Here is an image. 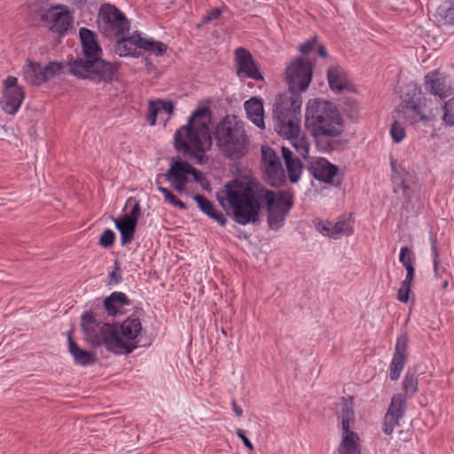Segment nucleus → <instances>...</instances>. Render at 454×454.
<instances>
[{
    "mask_svg": "<svg viewBox=\"0 0 454 454\" xmlns=\"http://www.w3.org/2000/svg\"><path fill=\"white\" fill-rule=\"evenodd\" d=\"M225 190L216 194L223 208L232 209V219L239 224L255 223L262 203L267 206V222L271 230L278 231L285 224L286 218L294 206V193L290 191L274 192L260 189L254 192L249 184L233 180L224 185Z\"/></svg>",
    "mask_w": 454,
    "mask_h": 454,
    "instance_id": "nucleus-1",
    "label": "nucleus"
},
{
    "mask_svg": "<svg viewBox=\"0 0 454 454\" xmlns=\"http://www.w3.org/2000/svg\"><path fill=\"white\" fill-rule=\"evenodd\" d=\"M81 325L91 346L104 345L108 351L118 355H129L138 347V336L143 329L140 319L135 315L128 317L118 326L101 324L92 311L82 315Z\"/></svg>",
    "mask_w": 454,
    "mask_h": 454,
    "instance_id": "nucleus-2",
    "label": "nucleus"
},
{
    "mask_svg": "<svg viewBox=\"0 0 454 454\" xmlns=\"http://www.w3.org/2000/svg\"><path fill=\"white\" fill-rule=\"evenodd\" d=\"M305 126L318 150L328 153L342 145L340 137L344 132V121L333 103L322 98L309 99Z\"/></svg>",
    "mask_w": 454,
    "mask_h": 454,
    "instance_id": "nucleus-3",
    "label": "nucleus"
},
{
    "mask_svg": "<svg viewBox=\"0 0 454 454\" xmlns=\"http://www.w3.org/2000/svg\"><path fill=\"white\" fill-rule=\"evenodd\" d=\"M79 36L84 59L76 58L67 63L69 73L80 79L94 82H112L118 71V65L102 59L103 51L98 35L89 28L81 27Z\"/></svg>",
    "mask_w": 454,
    "mask_h": 454,
    "instance_id": "nucleus-4",
    "label": "nucleus"
},
{
    "mask_svg": "<svg viewBox=\"0 0 454 454\" xmlns=\"http://www.w3.org/2000/svg\"><path fill=\"white\" fill-rule=\"evenodd\" d=\"M210 114L211 111L207 106L196 109L189 117L187 124L178 129L174 135L176 150L194 159L198 164L203 163L204 153L212 145Z\"/></svg>",
    "mask_w": 454,
    "mask_h": 454,
    "instance_id": "nucleus-5",
    "label": "nucleus"
},
{
    "mask_svg": "<svg viewBox=\"0 0 454 454\" xmlns=\"http://www.w3.org/2000/svg\"><path fill=\"white\" fill-rule=\"evenodd\" d=\"M214 136L219 150L230 160H240L248 150L245 123L235 115L225 116L216 125Z\"/></svg>",
    "mask_w": 454,
    "mask_h": 454,
    "instance_id": "nucleus-6",
    "label": "nucleus"
},
{
    "mask_svg": "<svg viewBox=\"0 0 454 454\" xmlns=\"http://www.w3.org/2000/svg\"><path fill=\"white\" fill-rule=\"evenodd\" d=\"M301 96L298 91L288 89L276 98L273 109L274 129L278 134L297 131L301 121Z\"/></svg>",
    "mask_w": 454,
    "mask_h": 454,
    "instance_id": "nucleus-7",
    "label": "nucleus"
},
{
    "mask_svg": "<svg viewBox=\"0 0 454 454\" xmlns=\"http://www.w3.org/2000/svg\"><path fill=\"white\" fill-rule=\"evenodd\" d=\"M431 98H427L419 86L413 84L406 88L404 96L403 97L399 106L398 113L409 124L414 125L423 123L428 125L436 121L438 108L434 112L429 109L427 113L425 108Z\"/></svg>",
    "mask_w": 454,
    "mask_h": 454,
    "instance_id": "nucleus-8",
    "label": "nucleus"
},
{
    "mask_svg": "<svg viewBox=\"0 0 454 454\" xmlns=\"http://www.w3.org/2000/svg\"><path fill=\"white\" fill-rule=\"evenodd\" d=\"M336 418L341 431L339 454H361L360 437L354 431L356 416L352 401L341 397L340 409L336 412Z\"/></svg>",
    "mask_w": 454,
    "mask_h": 454,
    "instance_id": "nucleus-9",
    "label": "nucleus"
},
{
    "mask_svg": "<svg viewBox=\"0 0 454 454\" xmlns=\"http://www.w3.org/2000/svg\"><path fill=\"white\" fill-rule=\"evenodd\" d=\"M98 24L106 37H119L129 30V21L125 14L111 4H103L98 12Z\"/></svg>",
    "mask_w": 454,
    "mask_h": 454,
    "instance_id": "nucleus-10",
    "label": "nucleus"
},
{
    "mask_svg": "<svg viewBox=\"0 0 454 454\" xmlns=\"http://www.w3.org/2000/svg\"><path fill=\"white\" fill-rule=\"evenodd\" d=\"M313 67L301 57L294 59L286 69L288 89L299 93L305 91L312 78Z\"/></svg>",
    "mask_w": 454,
    "mask_h": 454,
    "instance_id": "nucleus-11",
    "label": "nucleus"
},
{
    "mask_svg": "<svg viewBox=\"0 0 454 454\" xmlns=\"http://www.w3.org/2000/svg\"><path fill=\"white\" fill-rule=\"evenodd\" d=\"M64 67L63 62L51 61L46 66L27 59L22 68L25 81L32 86H40L59 74Z\"/></svg>",
    "mask_w": 454,
    "mask_h": 454,
    "instance_id": "nucleus-12",
    "label": "nucleus"
},
{
    "mask_svg": "<svg viewBox=\"0 0 454 454\" xmlns=\"http://www.w3.org/2000/svg\"><path fill=\"white\" fill-rule=\"evenodd\" d=\"M262 163L267 182L271 186L279 187L286 182V174L281 160L271 147H262Z\"/></svg>",
    "mask_w": 454,
    "mask_h": 454,
    "instance_id": "nucleus-13",
    "label": "nucleus"
},
{
    "mask_svg": "<svg viewBox=\"0 0 454 454\" xmlns=\"http://www.w3.org/2000/svg\"><path fill=\"white\" fill-rule=\"evenodd\" d=\"M309 172L318 181L339 186L341 179L339 168L325 158H310L308 160Z\"/></svg>",
    "mask_w": 454,
    "mask_h": 454,
    "instance_id": "nucleus-14",
    "label": "nucleus"
},
{
    "mask_svg": "<svg viewBox=\"0 0 454 454\" xmlns=\"http://www.w3.org/2000/svg\"><path fill=\"white\" fill-rule=\"evenodd\" d=\"M425 91L439 99H445L453 94L450 78L439 70H432L424 76Z\"/></svg>",
    "mask_w": 454,
    "mask_h": 454,
    "instance_id": "nucleus-15",
    "label": "nucleus"
},
{
    "mask_svg": "<svg viewBox=\"0 0 454 454\" xmlns=\"http://www.w3.org/2000/svg\"><path fill=\"white\" fill-rule=\"evenodd\" d=\"M25 93L22 87L18 85V80L14 76H8L4 81V104L3 110L10 114H14L20 107Z\"/></svg>",
    "mask_w": 454,
    "mask_h": 454,
    "instance_id": "nucleus-16",
    "label": "nucleus"
},
{
    "mask_svg": "<svg viewBox=\"0 0 454 454\" xmlns=\"http://www.w3.org/2000/svg\"><path fill=\"white\" fill-rule=\"evenodd\" d=\"M235 62L239 77L251 78L256 81L263 79L257 63L247 49L239 47L235 50Z\"/></svg>",
    "mask_w": 454,
    "mask_h": 454,
    "instance_id": "nucleus-17",
    "label": "nucleus"
},
{
    "mask_svg": "<svg viewBox=\"0 0 454 454\" xmlns=\"http://www.w3.org/2000/svg\"><path fill=\"white\" fill-rule=\"evenodd\" d=\"M141 215V207L138 202H136L129 215H124L119 219H115V227L121 233V243L127 246L134 239L137 221Z\"/></svg>",
    "mask_w": 454,
    "mask_h": 454,
    "instance_id": "nucleus-18",
    "label": "nucleus"
},
{
    "mask_svg": "<svg viewBox=\"0 0 454 454\" xmlns=\"http://www.w3.org/2000/svg\"><path fill=\"white\" fill-rule=\"evenodd\" d=\"M44 19L49 21V28L60 35L66 34L73 21L67 6L62 4L51 7Z\"/></svg>",
    "mask_w": 454,
    "mask_h": 454,
    "instance_id": "nucleus-19",
    "label": "nucleus"
},
{
    "mask_svg": "<svg viewBox=\"0 0 454 454\" xmlns=\"http://www.w3.org/2000/svg\"><path fill=\"white\" fill-rule=\"evenodd\" d=\"M192 165L187 161L177 159L172 161L170 168L165 173V178L172 184L176 192L182 193L185 191L188 184Z\"/></svg>",
    "mask_w": 454,
    "mask_h": 454,
    "instance_id": "nucleus-20",
    "label": "nucleus"
},
{
    "mask_svg": "<svg viewBox=\"0 0 454 454\" xmlns=\"http://www.w3.org/2000/svg\"><path fill=\"white\" fill-rule=\"evenodd\" d=\"M408 344L409 337L406 333L400 335L396 340L395 353L389 366L391 380H397L401 376L408 358Z\"/></svg>",
    "mask_w": 454,
    "mask_h": 454,
    "instance_id": "nucleus-21",
    "label": "nucleus"
},
{
    "mask_svg": "<svg viewBox=\"0 0 454 454\" xmlns=\"http://www.w3.org/2000/svg\"><path fill=\"white\" fill-rule=\"evenodd\" d=\"M327 80L333 91H356L355 86L348 82L346 73L340 67H330L328 68Z\"/></svg>",
    "mask_w": 454,
    "mask_h": 454,
    "instance_id": "nucleus-22",
    "label": "nucleus"
},
{
    "mask_svg": "<svg viewBox=\"0 0 454 454\" xmlns=\"http://www.w3.org/2000/svg\"><path fill=\"white\" fill-rule=\"evenodd\" d=\"M247 118L259 129H264V109L262 100L253 97L244 103Z\"/></svg>",
    "mask_w": 454,
    "mask_h": 454,
    "instance_id": "nucleus-23",
    "label": "nucleus"
},
{
    "mask_svg": "<svg viewBox=\"0 0 454 454\" xmlns=\"http://www.w3.org/2000/svg\"><path fill=\"white\" fill-rule=\"evenodd\" d=\"M104 308L107 314L112 317H116L118 314L122 313L124 306H129L131 301L122 292H113L107 296L104 301Z\"/></svg>",
    "mask_w": 454,
    "mask_h": 454,
    "instance_id": "nucleus-24",
    "label": "nucleus"
},
{
    "mask_svg": "<svg viewBox=\"0 0 454 454\" xmlns=\"http://www.w3.org/2000/svg\"><path fill=\"white\" fill-rule=\"evenodd\" d=\"M68 351L73 356L74 363L82 365L88 366L95 364V354L85 349L81 348L77 343L73 340L72 332H68Z\"/></svg>",
    "mask_w": 454,
    "mask_h": 454,
    "instance_id": "nucleus-25",
    "label": "nucleus"
},
{
    "mask_svg": "<svg viewBox=\"0 0 454 454\" xmlns=\"http://www.w3.org/2000/svg\"><path fill=\"white\" fill-rule=\"evenodd\" d=\"M137 31L134 32L132 35L125 37V35L122 36L116 37L117 41L114 44V51L120 57L126 56H136L137 48Z\"/></svg>",
    "mask_w": 454,
    "mask_h": 454,
    "instance_id": "nucleus-26",
    "label": "nucleus"
},
{
    "mask_svg": "<svg viewBox=\"0 0 454 454\" xmlns=\"http://www.w3.org/2000/svg\"><path fill=\"white\" fill-rule=\"evenodd\" d=\"M320 231L324 235H327L333 239H338L341 235H351L352 228L350 227L349 222L346 219H340L338 222L333 223L328 222L326 224H323Z\"/></svg>",
    "mask_w": 454,
    "mask_h": 454,
    "instance_id": "nucleus-27",
    "label": "nucleus"
},
{
    "mask_svg": "<svg viewBox=\"0 0 454 454\" xmlns=\"http://www.w3.org/2000/svg\"><path fill=\"white\" fill-rule=\"evenodd\" d=\"M301 124H297V131L293 133L279 134L290 140V144L295 148L300 156L308 158L309 152V143L305 136L300 137Z\"/></svg>",
    "mask_w": 454,
    "mask_h": 454,
    "instance_id": "nucleus-28",
    "label": "nucleus"
},
{
    "mask_svg": "<svg viewBox=\"0 0 454 454\" xmlns=\"http://www.w3.org/2000/svg\"><path fill=\"white\" fill-rule=\"evenodd\" d=\"M137 46L145 51L154 53L156 56H162L167 51V45L153 38H145L137 32Z\"/></svg>",
    "mask_w": 454,
    "mask_h": 454,
    "instance_id": "nucleus-29",
    "label": "nucleus"
},
{
    "mask_svg": "<svg viewBox=\"0 0 454 454\" xmlns=\"http://www.w3.org/2000/svg\"><path fill=\"white\" fill-rule=\"evenodd\" d=\"M407 408L406 397L403 394H395L392 396L386 414L403 419Z\"/></svg>",
    "mask_w": 454,
    "mask_h": 454,
    "instance_id": "nucleus-30",
    "label": "nucleus"
},
{
    "mask_svg": "<svg viewBox=\"0 0 454 454\" xmlns=\"http://www.w3.org/2000/svg\"><path fill=\"white\" fill-rule=\"evenodd\" d=\"M402 389L405 397L414 396L419 390V381L415 372L408 370L402 382Z\"/></svg>",
    "mask_w": 454,
    "mask_h": 454,
    "instance_id": "nucleus-31",
    "label": "nucleus"
},
{
    "mask_svg": "<svg viewBox=\"0 0 454 454\" xmlns=\"http://www.w3.org/2000/svg\"><path fill=\"white\" fill-rule=\"evenodd\" d=\"M443 112L442 121L444 126H454V97L447 100L441 107Z\"/></svg>",
    "mask_w": 454,
    "mask_h": 454,
    "instance_id": "nucleus-32",
    "label": "nucleus"
},
{
    "mask_svg": "<svg viewBox=\"0 0 454 454\" xmlns=\"http://www.w3.org/2000/svg\"><path fill=\"white\" fill-rule=\"evenodd\" d=\"M438 21L443 24H454V7L449 4L440 5L436 11Z\"/></svg>",
    "mask_w": 454,
    "mask_h": 454,
    "instance_id": "nucleus-33",
    "label": "nucleus"
},
{
    "mask_svg": "<svg viewBox=\"0 0 454 454\" xmlns=\"http://www.w3.org/2000/svg\"><path fill=\"white\" fill-rule=\"evenodd\" d=\"M286 167L290 182L293 184L297 183L301 177L303 168L301 160L299 158L294 160L291 162L286 163Z\"/></svg>",
    "mask_w": 454,
    "mask_h": 454,
    "instance_id": "nucleus-34",
    "label": "nucleus"
},
{
    "mask_svg": "<svg viewBox=\"0 0 454 454\" xmlns=\"http://www.w3.org/2000/svg\"><path fill=\"white\" fill-rule=\"evenodd\" d=\"M399 261L404 268L412 267L415 262V254L408 247H403L400 250Z\"/></svg>",
    "mask_w": 454,
    "mask_h": 454,
    "instance_id": "nucleus-35",
    "label": "nucleus"
},
{
    "mask_svg": "<svg viewBox=\"0 0 454 454\" xmlns=\"http://www.w3.org/2000/svg\"><path fill=\"white\" fill-rule=\"evenodd\" d=\"M158 191H160L165 198V200L173 205L174 207H176L180 209H186V205L178 200L176 195H174L168 189L158 186Z\"/></svg>",
    "mask_w": 454,
    "mask_h": 454,
    "instance_id": "nucleus-36",
    "label": "nucleus"
},
{
    "mask_svg": "<svg viewBox=\"0 0 454 454\" xmlns=\"http://www.w3.org/2000/svg\"><path fill=\"white\" fill-rule=\"evenodd\" d=\"M400 420L401 419L399 418L385 414L382 424V431L386 434L390 435L393 433L394 428L400 425Z\"/></svg>",
    "mask_w": 454,
    "mask_h": 454,
    "instance_id": "nucleus-37",
    "label": "nucleus"
},
{
    "mask_svg": "<svg viewBox=\"0 0 454 454\" xmlns=\"http://www.w3.org/2000/svg\"><path fill=\"white\" fill-rule=\"evenodd\" d=\"M193 200L197 202L199 208L207 215L215 208L214 204L203 195L196 194Z\"/></svg>",
    "mask_w": 454,
    "mask_h": 454,
    "instance_id": "nucleus-38",
    "label": "nucleus"
},
{
    "mask_svg": "<svg viewBox=\"0 0 454 454\" xmlns=\"http://www.w3.org/2000/svg\"><path fill=\"white\" fill-rule=\"evenodd\" d=\"M115 238V233L112 230H105L99 238L98 244L104 248H110L114 246Z\"/></svg>",
    "mask_w": 454,
    "mask_h": 454,
    "instance_id": "nucleus-39",
    "label": "nucleus"
},
{
    "mask_svg": "<svg viewBox=\"0 0 454 454\" xmlns=\"http://www.w3.org/2000/svg\"><path fill=\"white\" fill-rule=\"evenodd\" d=\"M392 139L395 143H400L405 137V129L397 121H395L390 129Z\"/></svg>",
    "mask_w": 454,
    "mask_h": 454,
    "instance_id": "nucleus-40",
    "label": "nucleus"
},
{
    "mask_svg": "<svg viewBox=\"0 0 454 454\" xmlns=\"http://www.w3.org/2000/svg\"><path fill=\"white\" fill-rule=\"evenodd\" d=\"M411 285L412 284L411 283L402 281L401 286L397 293V299L401 302L406 303L409 301Z\"/></svg>",
    "mask_w": 454,
    "mask_h": 454,
    "instance_id": "nucleus-41",
    "label": "nucleus"
},
{
    "mask_svg": "<svg viewBox=\"0 0 454 454\" xmlns=\"http://www.w3.org/2000/svg\"><path fill=\"white\" fill-rule=\"evenodd\" d=\"M109 278V285H118L122 281L121 275V266L118 261L114 262V270L110 273Z\"/></svg>",
    "mask_w": 454,
    "mask_h": 454,
    "instance_id": "nucleus-42",
    "label": "nucleus"
},
{
    "mask_svg": "<svg viewBox=\"0 0 454 454\" xmlns=\"http://www.w3.org/2000/svg\"><path fill=\"white\" fill-rule=\"evenodd\" d=\"M317 43V36H313L310 39L307 40L303 43H301L299 46L300 51L304 54L308 55L316 46Z\"/></svg>",
    "mask_w": 454,
    "mask_h": 454,
    "instance_id": "nucleus-43",
    "label": "nucleus"
},
{
    "mask_svg": "<svg viewBox=\"0 0 454 454\" xmlns=\"http://www.w3.org/2000/svg\"><path fill=\"white\" fill-rule=\"evenodd\" d=\"M430 242H431V250L433 254V264L435 266L436 271L437 270V263H440L439 262V252L437 248V239L436 235L433 232H430Z\"/></svg>",
    "mask_w": 454,
    "mask_h": 454,
    "instance_id": "nucleus-44",
    "label": "nucleus"
},
{
    "mask_svg": "<svg viewBox=\"0 0 454 454\" xmlns=\"http://www.w3.org/2000/svg\"><path fill=\"white\" fill-rule=\"evenodd\" d=\"M153 104H155V106L159 109V113L164 112L168 114H173L174 106L171 101L160 99V100H156V101H153Z\"/></svg>",
    "mask_w": 454,
    "mask_h": 454,
    "instance_id": "nucleus-45",
    "label": "nucleus"
},
{
    "mask_svg": "<svg viewBox=\"0 0 454 454\" xmlns=\"http://www.w3.org/2000/svg\"><path fill=\"white\" fill-rule=\"evenodd\" d=\"M158 114H159V109L157 108L155 104H153V102L151 101L149 104V107H148V114L146 116V121H148V123L151 126L155 125L156 117H157Z\"/></svg>",
    "mask_w": 454,
    "mask_h": 454,
    "instance_id": "nucleus-46",
    "label": "nucleus"
},
{
    "mask_svg": "<svg viewBox=\"0 0 454 454\" xmlns=\"http://www.w3.org/2000/svg\"><path fill=\"white\" fill-rule=\"evenodd\" d=\"M222 14V10L219 8H214L207 12V13L203 17L201 24H207L216 19H218Z\"/></svg>",
    "mask_w": 454,
    "mask_h": 454,
    "instance_id": "nucleus-47",
    "label": "nucleus"
},
{
    "mask_svg": "<svg viewBox=\"0 0 454 454\" xmlns=\"http://www.w3.org/2000/svg\"><path fill=\"white\" fill-rule=\"evenodd\" d=\"M190 175H192L193 176V179L197 184L203 185V183H206L207 185L209 186V183L207 180V178L205 177L204 174L201 171L196 169L192 166Z\"/></svg>",
    "mask_w": 454,
    "mask_h": 454,
    "instance_id": "nucleus-48",
    "label": "nucleus"
},
{
    "mask_svg": "<svg viewBox=\"0 0 454 454\" xmlns=\"http://www.w3.org/2000/svg\"><path fill=\"white\" fill-rule=\"evenodd\" d=\"M207 216L216 221L223 227L225 226L227 223V219L225 218L224 215L219 211H216L215 208Z\"/></svg>",
    "mask_w": 454,
    "mask_h": 454,
    "instance_id": "nucleus-49",
    "label": "nucleus"
},
{
    "mask_svg": "<svg viewBox=\"0 0 454 454\" xmlns=\"http://www.w3.org/2000/svg\"><path fill=\"white\" fill-rule=\"evenodd\" d=\"M281 152H282V157L285 160V164L289 163L292 160L298 159V157L294 156L293 152L286 146H282Z\"/></svg>",
    "mask_w": 454,
    "mask_h": 454,
    "instance_id": "nucleus-50",
    "label": "nucleus"
},
{
    "mask_svg": "<svg viewBox=\"0 0 454 454\" xmlns=\"http://www.w3.org/2000/svg\"><path fill=\"white\" fill-rule=\"evenodd\" d=\"M236 434L242 440L244 445L247 449H249L250 450H254V446H253L252 442H250V440L247 437L244 430L239 428V429H237Z\"/></svg>",
    "mask_w": 454,
    "mask_h": 454,
    "instance_id": "nucleus-51",
    "label": "nucleus"
},
{
    "mask_svg": "<svg viewBox=\"0 0 454 454\" xmlns=\"http://www.w3.org/2000/svg\"><path fill=\"white\" fill-rule=\"evenodd\" d=\"M405 270H406V276H405L404 280H403V281L412 284L413 278H414L415 268H414V266H412V267L405 268Z\"/></svg>",
    "mask_w": 454,
    "mask_h": 454,
    "instance_id": "nucleus-52",
    "label": "nucleus"
},
{
    "mask_svg": "<svg viewBox=\"0 0 454 454\" xmlns=\"http://www.w3.org/2000/svg\"><path fill=\"white\" fill-rule=\"evenodd\" d=\"M231 406L233 409V411L238 417H241L243 415V410L237 404L236 401L233 400L231 402Z\"/></svg>",
    "mask_w": 454,
    "mask_h": 454,
    "instance_id": "nucleus-53",
    "label": "nucleus"
},
{
    "mask_svg": "<svg viewBox=\"0 0 454 454\" xmlns=\"http://www.w3.org/2000/svg\"><path fill=\"white\" fill-rule=\"evenodd\" d=\"M399 189H402L403 192V195L407 197L406 192L409 189V187L405 184V182L403 179L401 180L400 184L395 188V192H397Z\"/></svg>",
    "mask_w": 454,
    "mask_h": 454,
    "instance_id": "nucleus-54",
    "label": "nucleus"
},
{
    "mask_svg": "<svg viewBox=\"0 0 454 454\" xmlns=\"http://www.w3.org/2000/svg\"><path fill=\"white\" fill-rule=\"evenodd\" d=\"M437 273H436V270H435V266L434 265V277L436 278H440L442 277V274L446 272V269L444 267L442 268H440L439 266V263H437Z\"/></svg>",
    "mask_w": 454,
    "mask_h": 454,
    "instance_id": "nucleus-55",
    "label": "nucleus"
},
{
    "mask_svg": "<svg viewBox=\"0 0 454 454\" xmlns=\"http://www.w3.org/2000/svg\"><path fill=\"white\" fill-rule=\"evenodd\" d=\"M317 53L321 58H326L328 55L327 50L323 44L317 46Z\"/></svg>",
    "mask_w": 454,
    "mask_h": 454,
    "instance_id": "nucleus-56",
    "label": "nucleus"
},
{
    "mask_svg": "<svg viewBox=\"0 0 454 454\" xmlns=\"http://www.w3.org/2000/svg\"><path fill=\"white\" fill-rule=\"evenodd\" d=\"M162 177H165V174H158L157 175L156 181H155L156 184H157V187L158 186H161L160 185V178H162Z\"/></svg>",
    "mask_w": 454,
    "mask_h": 454,
    "instance_id": "nucleus-57",
    "label": "nucleus"
},
{
    "mask_svg": "<svg viewBox=\"0 0 454 454\" xmlns=\"http://www.w3.org/2000/svg\"><path fill=\"white\" fill-rule=\"evenodd\" d=\"M352 108H353L354 114H357L359 107L356 102H353Z\"/></svg>",
    "mask_w": 454,
    "mask_h": 454,
    "instance_id": "nucleus-58",
    "label": "nucleus"
},
{
    "mask_svg": "<svg viewBox=\"0 0 454 454\" xmlns=\"http://www.w3.org/2000/svg\"><path fill=\"white\" fill-rule=\"evenodd\" d=\"M448 286H449V279H445V280L442 282V288L443 290H447Z\"/></svg>",
    "mask_w": 454,
    "mask_h": 454,
    "instance_id": "nucleus-59",
    "label": "nucleus"
},
{
    "mask_svg": "<svg viewBox=\"0 0 454 454\" xmlns=\"http://www.w3.org/2000/svg\"><path fill=\"white\" fill-rule=\"evenodd\" d=\"M201 186L203 189H206V190L209 188V186H207L206 183H203V185H201Z\"/></svg>",
    "mask_w": 454,
    "mask_h": 454,
    "instance_id": "nucleus-60",
    "label": "nucleus"
}]
</instances>
